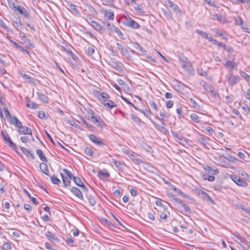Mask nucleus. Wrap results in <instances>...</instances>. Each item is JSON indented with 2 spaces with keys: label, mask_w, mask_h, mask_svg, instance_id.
<instances>
[{
  "label": "nucleus",
  "mask_w": 250,
  "mask_h": 250,
  "mask_svg": "<svg viewBox=\"0 0 250 250\" xmlns=\"http://www.w3.org/2000/svg\"><path fill=\"white\" fill-rule=\"evenodd\" d=\"M1 134L4 142L7 144L9 147L14 150H16L17 148L16 145L12 141L6 131L2 130L1 131Z\"/></svg>",
  "instance_id": "f257e3e1"
},
{
  "label": "nucleus",
  "mask_w": 250,
  "mask_h": 250,
  "mask_svg": "<svg viewBox=\"0 0 250 250\" xmlns=\"http://www.w3.org/2000/svg\"><path fill=\"white\" fill-rule=\"evenodd\" d=\"M18 133L19 134L29 135L31 137V140L33 141L35 140L33 136L32 130L27 126H22L21 125V126L19 128Z\"/></svg>",
  "instance_id": "f03ea898"
},
{
  "label": "nucleus",
  "mask_w": 250,
  "mask_h": 250,
  "mask_svg": "<svg viewBox=\"0 0 250 250\" xmlns=\"http://www.w3.org/2000/svg\"><path fill=\"white\" fill-rule=\"evenodd\" d=\"M226 78L230 86L236 84L239 80L238 76H235L232 74H227Z\"/></svg>",
  "instance_id": "7ed1b4c3"
},
{
  "label": "nucleus",
  "mask_w": 250,
  "mask_h": 250,
  "mask_svg": "<svg viewBox=\"0 0 250 250\" xmlns=\"http://www.w3.org/2000/svg\"><path fill=\"white\" fill-rule=\"evenodd\" d=\"M104 17L108 20L113 21L114 19V14L111 10L102 9L100 11Z\"/></svg>",
  "instance_id": "20e7f679"
},
{
  "label": "nucleus",
  "mask_w": 250,
  "mask_h": 250,
  "mask_svg": "<svg viewBox=\"0 0 250 250\" xmlns=\"http://www.w3.org/2000/svg\"><path fill=\"white\" fill-rule=\"evenodd\" d=\"M231 178L234 182L239 186L245 187L247 185V182L242 178L235 175H231Z\"/></svg>",
  "instance_id": "39448f33"
},
{
  "label": "nucleus",
  "mask_w": 250,
  "mask_h": 250,
  "mask_svg": "<svg viewBox=\"0 0 250 250\" xmlns=\"http://www.w3.org/2000/svg\"><path fill=\"white\" fill-rule=\"evenodd\" d=\"M171 133L175 139L180 141V142L179 143L183 146H184L185 144H188V143L189 141L188 139L185 138L182 135H179L177 133H176L175 131H171Z\"/></svg>",
  "instance_id": "423d86ee"
},
{
  "label": "nucleus",
  "mask_w": 250,
  "mask_h": 250,
  "mask_svg": "<svg viewBox=\"0 0 250 250\" xmlns=\"http://www.w3.org/2000/svg\"><path fill=\"white\" fill-rule=\"evenodd\" d=\"M124 24L126 26L133 29H138L140 27L139 24L131 18L127 19Z\"/></svg>",
  "instance_id": "0eeeda50"
},
{
  "label": "nucleus",
  "mask_w": 250,
  "mask_h": 250,
  "mask_svg": "<svg viewBox=\"0 0 250 250\" xmlns=\"http://www.w3.org/2000/svg\"><path fill=\"white\" fill-rule=\"evenodd\" d=\"M89 139L91 142L95 143L99 146H104V143L103 142L102 139L97 137L94 134H90L88 136Z\"/></svg>",
  "instance_id": "6e6552de"
},
{
  "label": "nucleus",
  "mask_w": 250,
  "mask_h": 250,
  "mask_svg": "<svg viewBox=\"0 0 250 250\" xmlns=\"http://www.w3.org/2000/svg\"><path fill=\"white\" fill-rule=\"evenodd\" d=\"M8 122L18 128L21 126V123L20 121H19V120L14 116H12L10 119H9Z\"/></svg>",
  "instance_id": "1a4fd4ad"
},
{
  "label": "nucleus",
  "mask_w": 250,
  "mask_h": 250,
  "mask_svg": "<svg viewBox=\"0 0 250 250\" xmlns=\"http://www.w3.org/2000/svg\"><path fill=\"white\" fill-rule=\"evenodd\" d=\"M102 104L104 106L109 109H112V108L117 106L116 103L109 99L104 100L102 101Z\"/></svg>",
  "instance_id": "9d476101"
},
{
  "label": "nucleus",
  "mask_w": 250,
  "mask_h": 250,
  "mask_svg": "<svg viewBox=\"0 0 250 250\" xmlns=\"http://www.w3.org/2000/svg\"><path fill=\"white\" fill-rule=\"evenodd\" d=\"M45 236L47 238V239L53 242H59V238L55 236L53 233H52L49 231H47L45 233Z\"/></svg>",
  "instance_id": "9b49d317"
},
{
  "label": "nucleus",
  "mask_w": 250,
  "mask_h": 250,
  "mask_svg": "<svg viewBox=\"0 0 250 250\" xmlns=\"http://www.w3.org/2000/svg\"><path fill=\"white\" fill-rule=\"evenodd\" d=\"M71 191L78 198L82 200L83 199V195L81 191L77 188L73 187L71 189Z\"/></svg>",
  "instance_id": "f8f14e48"
},
{
  "label": "nucleus",
  "mask_w": 250,
  "mask_h": 250,
  "mask_svg": "<svg viewBox=\"0 0 250 250\" xmlns=\"http://www.w3.org/2000/svg\"><path fill=\"white\" fill-rule=\"evenodd\" d=\"M224 64L226 67L231 69L235 68L237 65L235 62L229 60H225V62L224 63Z\"/></svg>",
  "instance_id": "ddd939ff"
},
{
  "label": "nucleus",
  "mask_w": 250,
  "mask_h": 250,
  "mask_svg": "<svg viewBox=\"0 0 250 250\" xmlns=\"http://www.w3.org/2000/svg\"><path fill=\"white\" fill-rule=\"evenodd\" d=\"M91 26L97 31H99L101 33H103L104 32V29L102 27L101 25L96 22L95 21H92L91 22Z\"/></svg>",
  "instance_id": "4468645a"
},
{
  "label": "nucleus",
  "mask_w": 250,
  "mask_h": 250,
  "mask_svg": "<svg viewBox=\"0 0 250 250\" xmlns=\"http://www.w3.org/2000/svg\"><path fill=\"white\" fill-rule=\"evenodd\" d=\"M168 4L169 7L171 8V9L176 13H181V11L178 6L175 4L173 1L168 0Z\"/></svg>",
  "instance_id": "2eb2a0df"
},
{
  "label": "nucleus",
  "mask_w": 250,
  "mask_h": 250,
  "mask_svg": "<svg viewBox=\"0 0 250 250\" xmlns=\"http://www.w3.org/2000/svg\"><path fill=\"white\" fill-rule=\"evenodd\" d=\"M40 168L42 172L47 176H49L48 168L47 164L45 163H42L40 165Z\"/></svg>",
  "instance_id": "dca6fc26"
},
{
  "label": "nucleus",
  "mask_w": 250,
  "mask_h": 250,
  "mask_svg": "<svg viewBox=\"0 0 250 250\" xmlns=\"http://www.w3.org/2000/svg\"><path fill=\"white\" fill-rule=\"evenodd\" d=\"M199 195L201 197L204 198L205 200L211 201L212 203H213V200L210 197V196L205 191L199 190L198 191Z\"/></svg>",
  "instance_id": "f3484780"
},
{
  "label": "nucleus",
  "mask_w": 250,
  "mask_h": 250,
  "mask_svg": "<svg viewBox=\"0 0 250 250\" xmlns=\"http://www.w3.org/2000/svg\"><path fill=\"white\" fill-rule=\"evenodd\" d=\"M100 117H97L94 116L91 120L93 124H94L97 126L100 127V128H103V125L101 121L100 120Z\"/></svg>",
  "instance_id": "a211bd4d"
},
{
  "label": "nucleus",
  "mask_w": 250,
  "mask_h": 250,
  "mask_svg": "<svg viewBox=\"0 0 250 250\" xmlns=\"http://www.w3.org/2000/svg\"><path fill=\"white\" fill-rule=\"evenodd\" d=\"M16 10L18 11L19 14L23 15L25 18H28L29 17L28 13L24 7H21L19 5Z\"/></svg>",
  "instance_id": "6ab92c4d"
},
{
  "label": "nucleus",
  "mask_w": 250,
  "mask_h": 250,
  "mask_svg": "<svg viewBox=\"0 0 250 250\" xmlns=\"http://www.w3.org/2000/svg\"><path fill=\"white\" fill-rule=\"evenodd\" d=\"M21 150L23 153H24L26 156L31 158L32 159H35V156L33 153L27 148L24 147H21Z\"/></svg>",
  "instance_id": "aec40b11"
},
{
  "label": "nucleus",
  "mask_w": 250,
  "mask_h": 250,
  "mask_svg": "<svg viewBox=\"0 0 250 250\" xmlns=\"http://www.w3.org/2000/svg\"><path fill=\"white\" fill-rule=\"evenodd\" d=\"M128 156L129 158L133 161L134 163L138 165H140L143 163V162L141 160L138 158V157L134 155L133 154L131 153H128Z\"/></svg>",
  "instance_id": "412c9836"
},
{
  "label": "nucleus",
  "mask_w": 250,
  "mask_h": 250,
  "mask_svg": "<svg viewBox=\"0 0 250 250\" xmlns=\"http://www.w3.org/2000/svg\"><path fill=\"white\" fill-rule=\"evenodd\" d=\"M66 7L69 10L71 11L74 13H78L79 12L78 10L76 8V6L70 2H66Z\"/></svg>",
  "instance_id": "4be33fe9"
},
{
  "label": "nucleus",
  "mask_w": 250,
  "mask_h": 250,
  "mask_svg": "<svg viewBox=\"0 0 250 250\" xmlns=\"http://www.w3.org/2000/svg\"><path fill=\"white\" fill-rule=\"evenodd\" d=\"M203 168L206 171H208L212 174H217L219 173V171L217 169H214L209 166H206Z\"/></svg>",
  "instance_id": "5701e85b"
},
{
  "label": "nucleus",
  "mask_w": 250,
  "mask_h": 250,
  "mask_svg": "<svg viewBox=\"0 0 250 250\" xmlns=\"http://www.w3.org/2000/svg\"><path fill=\"white\" fill-rule=\"evenodd\" d=\"M185 61L181 62V65L183 68L189 70L191 67L190 62L188 60V59H185Z\"/></svg>",
  "instance_id": "b1692460"
},
{
  "label": "nucleus",
  "mask_w": 250,
  "mask_h": 250,
  "mask_svg": "<svg viewBox=\"0 0 250 250\" xmlns=\"http://www.w3.org/2000/svg\"><path fill=\"white\" fill-rule=\"evenodd\" d=\"M117 45L118 49L120 51L121 53L123 55H125L126 54L128 53V51L126 47L123 46L122 45H121V44H120L119 43H117Z\"/></svg>",
  "instance_id": "393cba45"
},
{
  "label": "nucleus",
  "mask_w": 250,
  "mask_h": 250,
  "mask_svg": "<svg viewBox=\"0 0 250 250\" xmlns=\"http://www.w3.org/2000/svg\"><path fill=\"white\" fill-rule=\"evenodd\" d=\"M20 37L25 44L29 46H32L31 43L30 42V41L27 38L25 34L20 33Z\"/></svg>",
  "instance_id": "a878e982"
},
{
  "label": "nucleus",
  "mask_w": 250,
  "mask_h": 250,
  "mask_svg": "<svg viewBox=\"0 0 250 250\" xmlns=\"http://www.w3.org/2000/svg\"><path fill=\"white\" fill-rule=\"evenodd\" d=\"M37 95L38 96L39 99L44 103L46 104L48 103V97L44 94L40 92H37Z\"/></svg>",
  "instance_id": "bb28decb"
},
{
  "label": "nucleus",
  "mask_w": 250,
  "mask_h": 250,
  "mask_svg": "<svg viewBox=\"0 0 250 250\" xmlns=\"http://www.w3.org/2000/svg\"><path fill=\"white\" fill-rule=\"evenodd\" d=\"M200 85L204 87L205 90L207 92H209L211 89L212 86L205 81H202L200 82Z\"/></svg>",
  "instance_id": "cd10ccee"
},
{
  "label": "nucleus",
  "mask_w": 250,
  "mask_h": 250,
  "mask_svg": "<svg viewBox=\"0 0 250 250\" xmlns=\"http://www.w3.org/2000/svg\"><path fill=\"white\" fill-rule=\"evenodd\" d=\"M84 152L85 155L90 157H93L94 156V151L92 148L90 147H85L84 150Z\"/></svg>",
  "instance_id": "c85d7f7f"
},
{
  "label": "nucleus",
  "mask_w": 250,
  "mask_h": 250,
  "mask_svg": "<svg viewBox=\"0 0 250 250\" xmlns=\"http://www.w3.org/2000/svg\"><path fill=\"white\" fill-rule=\"evenodd\" d=\"M191 120L196 123H200L201 122V118L195 113H192L190 115Z\"/></svg>",
  "instance_id": "c756f323"
},
{
  "label": "nucleus",
  "mask_w": 250,
  "mask_h": 250,
  "mask_svg": "<svg viewBox=\"0 0 250 250\" xmlns=\"http://www.w3.org/2000/svg\"><path fill=\"white\" fill-rule=\"evenodd\" d=\"M21 75L23 78L26 80L28 81V83H34L35 82V79L33 78L30 77L29 75H26L25 74L21 73Z\"/></svg>",
  "instance_id": "7c9ffc66"
},
{
  "label": "nucleus",
  "mask_w": 250,
  "mask_h": 250,
  "mask_svg": "<svg viewBox=\"0 0 250 250\" xmlns=\"http://www.w3.org/2000/svg\"><path fill=\"white\" fill-rule=\"evenodd\" d=\"M36 152L37 155L40 157V159L45 162H47V158L43 155V152L41 149H37Z\"/></svg>",
  "instance_id": "2f4dec72"
},
{
  "label": "nucleus",
  "mask_w": 250,
  "mask_h": 250,
  "mask_svg": "<svg viewBox=\"0 0 250 250\" xmlns=\"http://www.w3.org/2000/svg\"><path fill=\"white\" fill-rule=\"evenodd\" d=\"M86 198H87V199L88 200L89 204L91 206H93L95 205L96 201L95 199V197L93 196H92V195L87 194V195H86Z\"/></svg>",
  "instance_id": "473e14b6"
},
{
  "label": "nucleus",
  "mask_w": 250,
  "mask_h": 250,
  "mask_svg": "<svg viewBox=\"0 0 250 250\" xmlns=\"http://www.w3.org/2000/svg\"><path fill=\"white\" fill-rule=\"evenodd\" d=\"M110 98L109 95L107 93L102 92L100 94L99 98L102 103L103 101L108 99Z\"/></svg>",
  "instance_id": "72a5a7b5"
},
{
  "label": "nucleus",
  "mask_w": 250,
  "mask_h": 250,
  "mask_svg": "<svg viewBox=\"0 0 250 250\" xmlns=\"http://www.w3.org/2000/svg\"><path fill=\"white\" fill-rule=\"evenodd\" d=\"M62 178V182L65 186H68L70 184V179L69 178L64 177L62 173H61Z\"/></svg>",
  "instance_id": "f704fd0d"
},
{
  "label": "nucleus",
  "mask_w": 250,
  "mask_h": 250,
  "mask_svg": "<svg viewBox=\"0 0 250 250\" xmlns=\"http://www.w3.org/2000/svg\"><path fill=\"white\" fill-rule=\"evenodd\" d=\"M110 64L111 66L114 69H115L117 71L119 72L122 71V69L121 67L118 64V63L117 62H112Z\"/></svg>",
  "instance_id": "c9c22d12"
},
{
  "label": "nucleus",
  "mask_w": 250,
  "mask_h": 250,
  "mask_svg": "<svg viewBox=\"0 0 250 250\" xmlns=\"http://www.w3.org/2000/svg\"><path fill=\"white\" fill-rule=\"evenodd\" d=\"M198 140L204 146H207L208 145V142L207 141L205 137L203 136H200L198 138Z\"/></svg>",
  "instance_id": "e433bc0d"
},
{
  "label": "nucleus",
  "mask_w": 250,
  "mask_h": 250,
  "mask_svg": "<svg viewBox=\"0 0 250 250\" xmlns=\"http://www.w3.org/2000/svg\"><path fill=\"white\" fill-rule=\"evenodd\" d=\"M190 102L191 104V106L195 109L198 110L200 108L199 105L196 102V101L192 98L190 99Z\"/></svg>",
  "instance_id": "4c0bfd02"
},
{
  "label": "nucleus",
  "mask_w": 250,
  "mask_h": 250,
  "mask_svg": "<svg viewBox=\"0 0 250 250\" xmlns=\"http://www.w3.org/2000/svg\"><path fill=\"white\" fill-rule=\"evenodd\" d=\"M98 175L102 178H108L110 176V174L108 172H104L101 170L98 172Z\"/></svg>",
  "instance_id": "58836bf2"
},
{
  "label": "nucleus",
  "mask_w": 250,
  "mask_h": 250,
  "mask_svg": "<svg viewBox=\"0 0 250 250\" xmlns=\"http://www.w3.org/2000/svg\"><path fill=\"white\" fill-rule=\"evenodd\" d=\"M133 47L136 49H138L142 53H145L146 51L142 47L138 42L133 43Z\"/></svg>",
  "instance_id": "ea45409f"
},
{
  "label": "nucleus",
  "mask_w": 250,
  "mask_h": 250,
  "mask_svg": "<svg viewBox=\"0 0 250 250\" xmlns=\"http://www.w3.org/2000/svg\"><path fill=\"white\" fill-rule=\"evenodd\" d=\"M156 125H157V126L159 128V130L163 132V133H165L167 131V129L164 127V126L165 125V124L164 123L163 121H162V123L161 124H156Z\"/></svg>",
  "instance_id": "a19ab883"
},
{
  "label": "nucleus",
  "mask_w": 250,
  "mask_h": 250,
  "mask_svg": "<svg viewBox=\"0 0 250 250\" xmlns=\"http://www.w3.org/2000/svg\"><path fill=\"white\" fill-rule=\"evenodd\" d=\"M218 162L219 163V165L222 167H229V163L222 158L219 159Z\"/></svg>",
  "instance_id": "79ce46f5"
},
{
  "label": "nucleus",
  "mask_w": 250,
  "mask_h": 250,
  "mask_svg": "<svg viewBox=\"0 0 250 250\" xmlns=\"http://www.w3.org/2000/svg\"><path fill=\"white\" fill-rule=\"evenodd\" d=\"M73 179L74 183L79 187H81L83 185V182L79 177L75 176V177H73Z\"/></svg>",
  "instance_id": "37998d69"
},
{
  "label": "nucleus",
  "mask_w": 250,
  "mask_h": 250,
  "mask_svg": "<svg viewBox=\"0 0 250 250\" xmlns=\"http://www.w3.org/2000/svg\"><path fill=\"white\" fill-rule=\"evenodd\" d=\"M113 31H114L121 39H124V35L119 28L115 27L114 28Z\"/></svg>",
  "instance_id": "c03bdc74"
},
{
  "label": "nucleus",
  "mask_w": 250,
  "mask_h": 250,
  "mask_svg": "<svg viewBox=\"0 0 250 250\" xmlns=\"http://www.w3.org/2000/svg\"><path fill=\"white\" fill-rule=\"evenodd\" d=\"M103 23L104 25V26H106L107 29L109 30L113 31L114 30V28H115L116 27L114 25L111 24L106 21H103Z\"/></svg>",
  "instance_id": "a18cd8bd"
},
{
  "label": "nucleus",
  "mask_w": 250,
  "mask_h": 250,
  "mask_svg": "<svg viewBox=\"0 0 250 250\" xmlns=\"http://www.w3.org/2000/svg\"><path fill=\"white\" fill-rule=\"evenodd\" d=\"M51 182L56 185H59L61 183V181L55 175L51 176L50 177Z\"/></svg>",
  "instance_id": "49530a36"
},
{
  "label": "nucleus",
  "mask_w": 250,
  "mask_h": 250,
  "mask_svg": "<svg viewBox=\"0 0 250 250\" xmlns=\"http://www.w3.org/2000/svg\"><path fill=\"white\" fill-rule=\"evenodd\" d=\"M196 32L197 33L201 35L202 37L205 39L208 38V34L207 33L199 29H197Z\"/></svg>",
  "instance_id": "de8ad7c7"
},
{
  "label": "nucleus",
  "mask_w": 250,
  "mask_h": 250,
  "mask_svg": "<svg viewBox=\"0 0 250 250\" xmlns=\"http://www.w3.org/2000/svg\"><path fill=\"white\" fill-rule=\"evenodd\" d=\"M26 106L30 108H36L37 104L31 101H29L26 104Z\"/></svg>",
  "instance_id": "09e8293b"
},
{
  "label": "nucleus",
  "mask_w": 250,
  "mask_h": 250,
  "mask_svg": "<svg viewBox=\"0 0 250 250\" xmlns=\"http://www.w3.org/2000/svg\"><path fill=\"white\" fill-rule=\"evenodd\" d=\"M3 111L5 114V116L8 121L9 119H10L12 116L11 115L10 112L9 111L7 107H4L3 108Z\"/></svg>",
  "instance_id": "8fccbe9b"
},
{
  "label": "nucleus",
  "mask_w": 250,
  "mask_h": 250,
  "mask_svg": "<svg viewBox=\"0 0 250 250\" xmlns=\"http://www.w3.org/2000/svg\"><path fill=\"white\" fill-rule=\"evenodd\" d=\"M86 116L88 120H91L95 116L94 115L93 111L92 110L89 109L87 111V113Z\"/></svg>",
  "instance_id": "3c124183"
},
{
  "label": "nucleus",
  "mask_w": 250,
  "mask_h": 250,
  "mask_svg": "<svg viewBox=\"0 0 250 250\" xmlns=\"http://www.w3.org/2000/svg\"><path fill=\"white\" fill-rule=\"evenodd\" d=\"M204 179L205 180H208L209 181L212 182L215 180V177L213 175H204Z\"/></svg>",
  "instance_id": "603ef678"
},
{
  "label": "nucleus",
  "mask_w": 250,
  "mask_h": 250,
  "mask_svg": "<svg viewBox=\"0 0 250 250\" xmlns=\"http://www.w3.org/2000/svg\"><path fill=\"white\" fill-rule=\"evenodd\" d=\"M63 171L66 174V175L68 176V178H69V179H73V177H75V176L73 175V174L68 170L64 168L63 169Z\"/></svg>",
  "instance_id": "864d4df0"
},
{
  "label": "nucleus",
  "mask_w": 250,
  "mask_h": 250,
  "mask_svg": "<svg viewBox=\"0 0 250 250\" xmlns=\"http://www.w3.org/2000/svg\"><path fill=\"white\" fill-rule=\"evenodd\" d=\"M11 249V244L9 242H5L2 246L3 250H9Z\"/></svg>",
  "instance_id": "5fc2aeb1"
},
{
  "label": "nucleus",
  "mask_w": 250,
  "mask_h": 250,
  "mask_svg": "<svg viewBox=\"0 0 250 250\" xmlns=\"http://www.w3.org/2000/svg\"><path fill=\"white\" fill-rule=\"evenodd\" d=\"M112 162L115 164L116 167L118 168H122V164L119 161H117L115 159H112Z\"/></svg>",
  "instance_id": "6e6d98bb"
},
{
  "label": "nucleus",
  "mask_w": 250,
  "mask_h": 250,
  "mask_svg": "<svg viewBox=\"0 0 250 250\" xmlns=\"http://www.w3.org/2000/svg\"><path fill=\"white\" fill-rule=\"evenodd\" d=\"M95 52L94 46H89L87 48V52L88 55H92Z\"/></svg>",
  "instance_id": "4d7b16f0"
},
{
  "label": "nucleus",
  "mask_w": 250,
  "mask_h": 250,
  "mask_svg": "<svg viewBox=\"0 0 250 250\" xmlns=\"http://www.w3.org/2000/svg\"><path fill=\"white\" fill-rule=\"evenodd\" d=\"M131 118L133 121L137 124H139L141 122L140 118L133 114L131 115Z\"/></svg>",
  "instance_id": "13d9d810"
},
{
  "label": "nucleus",
  "mask_w": 250,
  "mask_h": 250,
  "mask_svg": "<svg viewBox=\"0 0 250 250\" xmlns=\"http://www.w3.org/2000/svg\"><path fill=\"white\" fill-rule=\"evenodd\" d=\"M149 104L152 108H153V109L154 110H158L157 105L154 101H153V100L150 101L149 102Z\"/></svg>",
  "instance_id": "bf43d9fd"
},
{
  "label": "nucleus",
  "mask_w": 250,
  "mask_h": 250,
  "mask_svg": "<svg viewBox=\"0 0 250 250\" xmlns=\"http://www.w3.org/2000/svg\"><path fill=\"white\" fill-rule=\"evenodd\" d=\"M181 207L184 209L185 211L187 212H190V209L188 205L185 204H182Z\"/></svg>",
  "instance_id": "052dcab7"
},
{
  "label": "nucleus",
  "mask_w": 250,
  "mask_h": 250,
  "mask_svg": "<svg viewBox=\"0 0 250 250\" xmlns=\"http://www.w3.org/2000/svg\"><path fill=\"white\" fill-rule=\"evenodd\" d=\"M16 48L19 49L21 51H22L23 53H26L28 54H30L29 51L24 49L21 45L20 44H19Z\"/></svg>",
  "instance_id": "680f3d73"
},
{
  "label": "nucleus",
  "mask_w": 250,
  "mask_h": 250,
  "mask_svg": "<svg viewBox=\"0 0 250 250\" xmlns=\"http://www.w3.org/2000/svg\"><path fill=\"white\" fill-rule=\"evenodd\" d=\"M223 48L225 50H226L227 51L229 52H233L234 50L233 49V48L230 47V46H227V45H226L225 44H224V45L223 46Z\"/></svg>",
  "instance_id": "e2e57ef3"
},
{
  "label": "nucleus",
  "mask_w": 250,
  "mask_h": 250,
  "mask_svg": "<svg viewBox=\"0 0 250 250\" xmlns=\"http://www.w3.org/2000/svg\"><path fill=\"white\" fill-rule=\"evenodd\" d=\"M240 74L246 81H247L248 79H249V77L250 76L249 75L243 71L240 72Z\"/></svg>",
  "instance_id": "0e129e2a"
},
{
  "label": "nucleus",
  "mask_w": 250,
  "mask_h": 250,
  "mask_svg": "<svg viewBox=\"0 0 250 250\" xmlns=\"http://www.w3.org/2000/svg\"><path fill=\"white\" fill-rule=\"evenodd\" d=\"M38 116L39 118L43 119H45V113L43 111H40L38 112Z\"/></svg>",
  "instance_id": "69168bd1"
},
{
  "label": "nucleus",
  "mask_w": 250,
  "mask_h": 250,
  "mask_svg": "<svg viewBox=\"0 0 250 250\" xmlns=\"http://www.w3.org/2000/svg\"><path fill=\"white\" fill-rule=\"evenodd\" d=\"M9 7L13 10L16 11L19 6L18 5L15 4L14 3H9Z\"/></svg>",
  "instance_id": "338daca9"
},
{
  "label": "nucleus",
  "mask_w": 250,
  "mask_h": 250,
  "mask_svg": "<svg viewBox=\"0 0 250 250\" xmlns=\"http://www.w3.org/2000/svg\"><path fill=\"white\" fill-rule=\"evenodd\" d=\"M241 246L244 250H250V247L244 242L241 244Z\"/></svg>",
  "instance_id": "774afa93"
}]
</instances>
